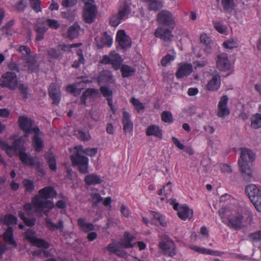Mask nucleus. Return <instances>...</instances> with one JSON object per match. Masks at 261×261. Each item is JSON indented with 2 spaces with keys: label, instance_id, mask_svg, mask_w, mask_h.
Here are the masks:
<instances>
[{
  "label": "nucleus",
  "instance_id": "32",
  "mask_svg": "<svg viewBox=\"0 0 261 261\" xmlns=\"http://www.w3.org/2000/svg\"><path fill=\"white\" fill-rule=\"evenodd\" d=\"M107 249L111 253H113L118 256L124 257L126 254L124 251L119 249L117 245L115 243L110 244L107 246Z\"/></svg>",
  "mask_w": 261,
  "mask_h": 261
},
{
  "label": "nucleus",
  "instance_id": "39",
  "mask_svg": "<svg viewBox=\"0 0 261 261\" xmlns=\"http://www.w3.org/2000/svg\"><path fill=\"white\" fill-rule=\"evenodd\" d=\"M251 127L254 129L261 127V114L257 113L254 115L251 120Z\"/></svg>",
  "mask_w": 261,
  "mask_h": 261
},
{
  "label": "nucleus",
  "instance_id": "1",
  "mask_svg": "<svg viewBox=\"0 0 261 261\" xmlns=\"http://www.w3.org/2000/svg\"><path fill=\"white\" fill-rule=\"evenodd\" d=\"M57 195V192L51 187H46L39 191L38 196L34 197L31 203H27L23 206V210L28 215H32L34 213L44 212L47 214L49 210L55 207L53 201L47 200Z\"/></svg>",
  "mask_w": 261,
  "mask_h": 261
},
{
  "label": "nucleus",
  "instance_id": "52",
  "mask_svg": "<svg viewBox=\"0 0 261 261\" xmlns=\"http://www.w3.org/2000/svg\"><path fill=\"white\" fill-rule=\"evenodd\" d=\"M24 235L25 239L32 244L37 238L35 232L31 229H28Z\"/></svg>",
  "mask_w": 261,
  "mask_h": 261
},
{
  "label": "nucleus",
  "instance_id": "50",
  "mask_svg": "<svg viewBox=\"0 0 261 261\" xmlns=\"http://www.w3.org/2000/svg\"><path fill=\"white\" fill-rule=\"evenodd\" d=\"M151 214L153 218L157 220L161 225L165 226L166 225V220L162 215L153 211L151 212Z\"/></svg>",
  "mask_w": 261,
  "mask_h": 261
},
{
  "label": "nucleus",
  "instance_id": "31",
  "mask_svg": "<svg viewBox=\"0 0 261 261\" xmlns=\"http://www.w3.org/2000/svg\"><path fill=\"white\" fill-rule=\"evenodd\" d=\"M147 136H154L158 138H162V131L159 126L155 125L149 126L146 130Z\"/></svg>",
  "mask_w": 261,
  "mask_h": 261
},
{
  "label": "nucleus",
  "instance_id": "9",
  "mask_svg": "<svg viewBox=\"0 0 261 261\" xmlns=\"http://www.w3.org/2000/svg\"><path fill=\"white\" fill-rule=\"evenodd\" d=\"M97 12L96 7L93 1H87L85 2L83 16L86 22H92L96 16Z\"/></svg>",
  "mask_w": 261,
  "mask_h": 261
},
{
  "label": "nucleus",
  "instance_id": "64",
  "mask_svg": "<svg viewBox=\"0 0 261 261\" xmlns=\"http://www.w3.org/2000/svg\"><path fill=\"white\" fill-rule=\"evenodd\" d=\"M222 4L225 10H229L233 6V0H222Z\"/></svg>",
  "mask_w": 261,
  "mask_h": 261
},
{
  "label": "nucleus",
  "instance_id": "34",
  "mask_svg": "<svg viewBox=\"0 0 261 261\" xmlns=\"http://www.w3.org/2000/svg\"><path fill=\"white\" fill-rule=\"evenodd\" d=\"M98 91L95 89H87L82 95L81 98V101L83 103H86V99L88 97H93L96 96L98 95Z\"/></svg>",
  "mask_w": 261,
  "mask_h": 261
},
{
  "label": "nucleus",
  "instance_id": "22",
  "mask_svg": "<svg viewBox=\"0 0 261 261\" xmlns=\"http://www.w3.org/2000/svg\"><path fill=\"white\" fill-rule=\"evenodd\" d=\"M123 130L125 133L132 134L133 130V123L130 119V115L125 111L123 112L122 119Z\"/></svg>",
  "mask_w": 261,
  "mask_h": 261
},
{
  "label": "nucleus",
  "instance_id": "29",
  "mask_svg": "<svg viewBox=\"0 0 261 261\" xmlns=\"http://www.w3.org/2000/svg\"><path fill=\"white\" fill-rule=\"evenodd\" d=\"M99 82L106 83H113L115 79L113 77L112 73L108 70H105L101 72L99 76Z\"/></svg>",
  "mask_w": 261,
  "mask_h": 261
},
{
  "label": "nucleus",
  "instance_id": "40",
  "mask_svg": "<svg viewBox=\"0 0 261 261\" xmlns=\"http://www.w3.org/2000/svg\"><path fill=\"white\" fill-rule=\"evenodd\" d=\"M149 9L150 10L157 11L163 7V3L159 0H147Z\"/></svg>",
  "mask_w": 261,
  "mask_h": 261
},
{
  "label": "nucleus",
  "instance_id": "41",
  "mask_svg": "<svg viewBox=\"0 0 261 261\" xmlns=\"http://www.w3.org/2000/svg\"><path fill=\"white\" fill-rule=\"evenodd\" d=\"M32 244L43 249H47L50 247V245L47 242L43 239L38 238L37 237L33 242Z\"/></svg>",
  "mask_w": 261,
  "mask_h": 261
},
{
  "label": "nucleus",
  "instance_id": "36",
  "mask_svg": "<svg viewBox=\"0 0 261 261\" xmlns=\"http://www.w3.org/2000/svg\"><path fill=\"white\" fill-rule=\"evenodd\" d=\"M121 71L123 77H127L132 76L136 71V69L126 65H123L121 67Z\"/></svg>",
  "mask_w": 261,
  "mask_h": 261
},
{
  "label": "nucleus",
  "instance_id": "30",
  "mask_svg": "<svg viewBox=\"0 0 261 261\" xmlns=\"http://www.w3.org/2000/svg\"><path fill=\"white\" fill-rule=\"evenodd\" d=\"M77 223L80 229L83 231L88 232L94 229V226L92 223L86 221L83 218H79Z\"/></svg>",
  "mask_w": 261,
  "mask_h": 261
},
{
  "label": "nucleus",
  "instance_id": "10",
  "mask_svg": "<svg viewBox=\"0 0 261 261\" xmlns=\"http://www.w3.org/2000/svg\"><path fill=\"white\" fill-rule=\"evenodd\" d=\"M18 84L16 74L12 72H7L4 73L0 79V85L10 89H15Z\"/></svg>",
  "mask_w": 261,
  "mask_h": 261
},
{
  "label": "nucleus",
  "instance_id": "38",
  "mask_svg": "<svg viewBox=\"0 0 261 261\" xmlns=\"http://www.w3.org/2000/svg\"><path fill=\"white\" fill-rule=\"evenodd\" d=\"M1 222L7 225H15L17 221V218L12 215H7L1 219Z\"/></svg>",
  "mask_w": 261,
  "mask_h": 261
},
{
  "label": "nucleus",
  "instance_id": "28",
  "mask_svg": "<svg viewBox=\"0 0 261 261\" xmlns=\"http://www.w3.org/2000/svg\"><path fill=\"white\" fill-rule=\"evenodd\" d=\"M35 30L37 34L36 39L37 41H40L44 38V34L47 30V28L42 22L38 21L36 23Z\"/></svg>",
  "mask_w": 261,
  "mask_h": 261
},
{
  "label": "nucleus",
  "instance_id": "42",
  "mask_svg": "<svg viewBox=\"0 0 261 261\" xmlns=\"http://www.w3.org/2000/svg\"><path fill=\"white\" fill-rule=\"evenodd\" d=\"M220 202H230L232 205H229L228 206H225L226 207H228L229 206H238L237 204H238V201L232 198L231 196H230L228 194H224L223 195H222L221 197H220Z\"/></svg>",
  "mask_w": 261,
  "mask_h": 261
},
{
  "label": "nucleus",
  "instance_id": "20",
  "mask_svg": "<svg viewBox=\"0 0 261 261\" xmlns=\"http://www.w3.org/2000/svg\"><path fill=\"white\" fill-rule=\"evenodd\" d=\"M193 71V66L191 64L180 63L178 65V69L176 72L177 79L182 78L190 74Z\"/></svg>",
  "mask_w": 261,
  "mask_h": 261
},
{
  "label": "nucleus",
  "instance_id": "6",
  "mask_svg": "<svg viewBox=\"0 0 261 261\" xmlns=\"http://www.w3.org/2000/svg\"><path fill=\"white\" fill-rule=\"evenodd\" d=\"M159 247L163 253L170 257L176 255V245L173 241L169 237L163 238L159 244Z\"/></svg>",
  "mask_w": 261,
  "mask_h": 261
},
{
  "label": "nucleus",
  "instance_id": "15",
  "mask_svg": "<svg viewBox=\"0 0 261 261\" xmlns=\"http://www.w3.org/2000/svg\"><path fill=\"white\" fill-rule=\"evenodd\" d=\"M116 41L119 46L123 49L130 48L132 45L130 38L127 36L124 30L118 31L116 34Z\"/></svg>",
  "mask_w": 261,
  "mask_h": 261
},
{
  "label": "nucleus",
  "instance_id": "37",
  "mask_svg": "<svg viewBox=\"0 0 261 261\" xmlns=\"http://www.w3.org/2000/svg\"><path fill=\"white\" fill-rule=\"evenodd\" d=\"M19 158L22 162L24 164L29 165H33L35 164V160L23 152L22 150L19 151Z\"/></svg>",
  "mask_w": 261,
  "mask_h": 261
},
{
  "label": "nucleus",
  "instance_id": "8",
  "mask_svg": "<svg viewBox=\"0 0 261 261\" xmlns=\"http://www.w3.org/2000/svg\"><path fill=\"white\" fill-rule=\"evenodd\" d=\"M168 202L173 206V208L177 211L178 217L183 220L191 219L193 215V212L187 205L179 206V204L176 202L174 199H169Z\"/></svg>",
  "mask_w": 261,
  "mask_h": 261
},
{
  "label": "nucleus",
  "instance_id": "16",
  "mask_svg": "<svg viewBox=\"0 0 261 261\" xmlns=\"http://www.w3.org/2000/svg\"><path fill=\"white\" fill-rule=\"evenodd\" d=\"M80 45V44H72L70 45L64 44L62 46L60 45L57 48H52L49 49L48 50V55L51 58L58 59L61 56V49L64 51H68L69 48L78 47Z\"/></svg>",
  "mask_w": 261,
  "mask_h": 261
},
{
  "label": "nucleus",
  "instance_id": "3",
  "mask_svg": "<svg viewBox=\"0 0 261 261\" xmlns=\"http://www.w3.org/2000/svg\"><path fill=\"white\" fill-rule=\"evenodd\" d=\"M18 122L19 127L25 133L27 137L29 134H34L33 141V146L36 151H40L43 148V143L40 136L41 133L37 127H34L33 121L25 115L19 117Z\"/></svg>",
  "mask_w": 261,
  "mask_h": 261
},
{
  "label": "nucleus",
  "instance_id": "58",
  "mask_svg": "<svg viewBox=\"0 0 261 261\" xmlns=\"http://www.w3.org/2000/svg\"><path fill=\"white\" fill-rule=\"evenodd\" d=\"M45 23L51 29H57L59 28L60 24L58 21L55 19H47Z\"/></svg>",
  "mask_w": 261,
  "mask_h": 261
},
{
  "label": "nucleus",
  "instance_id": "19",
  "mask_svg": "<svg viewBox=\"0 0 261 261\" xmlns=\"http://www.w3.org/2000/svg\"><path fill=\"white\" fill-rule=\"evenodd\" d=\"M154 36L163 40L165 41H170L173 36L172 32L169 29L165 28L163 26L159 27L155 31Z\"/></svg>",
  "mask_w": 261,
  "mask_h": 261
},
{
  "label": "nucleus",
  "instance_id": "57",
  "mask_svg": "<svg viewBox=\"0 0 261 261\" xmlns=\"http://www.w3.org/2000/svg\"><path fill=\"white\" fill-rule=\"evenodd\" d=\"M23 185L25 188V191L31 192L34 189V185L32 181L28 179L23 180Z\"/></svg>",
  "mask_w": 261,
  "mask_h": 261
},
{
  "label": "nucleus",
  "instance_id": "18",
  "mask_svg": "<svg viewBox=\"0 0 261 261\" xmlns=\"http://www.w3.org/2000/svg\"><path fill=\"white\" fill-rule=\"evenodd\" d=\"M23 140L20 138L16 140L12 146L8 145L5 142L0 140V147L6 150L7 153L9 156H12L15 154L16 151L19 149V144H22Z\"/></svg>",
  "mask_w": 261,
  "mask_h": 261
},
{
  "label": "nucleus",
  "instance_id": "35",
  "mask_svg": "<svg viewBox=\"0 0 261 261\" xmlns=\"http://www.w3.org/2000/svg\"><path fill=\"white\" fill-rule=\"evenodd\" d=\"M85 182L88 185H95L101 182L100 177L96 174H89L85 178Z\"/></svg>",
  "mask_w": 261,
  "mask_h": 261
},
{
  "label": "nucleus",
  "instance_id": "14",
  "mask_svg": "<svg viewBox=\"0 0 261 261\" xmlns=\"http://www.w3.org/2000/svg\"><path fill=\"white\" fill-rule=\"evenodd\" d=\"M228 97L226 95H223L220 97L218 104L217 111V116L221 118H224L230 114V110L227 106Z\"/></svg>",
  "mask_w": 261,
  "mask_h": 261
},
{
  "label": "nucleus",
  "instance_id": "51",
  "mask_svg": "<svg viewBox=\"0 0 261 261\" xmlns=\"http://www.w3.org/2000/svg\"><path fill=\"white\" fill-rule=\"evenodd\" d=\"M249 240L255 243L259 242L261 240V231H258L251 233L249 236Z\"/></svg>",
  "mask_w": 261,
  "mask_h": 261
},
{
  "label": "nucleus",
  "instance_id": "43",
  "mask_svg": "<svg viewBox=\"0 0 261 261\" xmlns=\"http://www.w3.org/2000/svg\"><path fill=\"white\" fill-rule=\"evenodd\" d=\"M79 27L77 24H73L68 29V35L70 39L76 38L78 36Z\"/></svg>",
  "mask_w": 261,
  "mask_h": 261
},
{
  "label": "nucleus",
  "instance_id": "27",
  "mask_svg": "<svg viewBox=\"0 0 261 261\" xmlns=\"http://www.w3.org/2000/svg\"><path fill=\"white\" fill-rule=\"evenodd\" d=\"M134 238L128 232H125L124 234V238L119 242V246L125 248H133L135 246V243L132 242Z\"/></svg>",
  "mask_w": 261,
  "mask_h": 261
},
{
  "label": "nucleus",
  "instance_id": "33",
  "mask_svg": "<svg viewBox=\"0 0 261 261\" xmlns=\"http://www.w3.org/2000/svg\"><path fill=\"white\" fill-rule=\"evenodd\" d=\"M46 225L47 228L51 231H55L58 229L62 230L63 228V223L61 221H60L58 224H55L49 218L46 219Z\"/></svg>",
  "mask_w": 261,
  "mask_h": 261
},
{
  "label": "nucleus",
  "instance_id": "62",
  "mask_svg": "<svg viewBox=\"0 0 261 261\" xmlns=\"http://www.w3.org/2000/svg\"><path fill=\"white\" fill-rule=\"evenodd\" d=\"M77 137L82 141H87L90 139L91 137L89 133H86L82 130H79L77 134Z\"/></svg>",
  "mask_w": 261,
  "mask_h": 261
},
{
  "label": "nucleus",
  "instance_id": "23",
  "mask_svg": "<svg viewBox=\"0 0 261 261\" xmlns=\"http://www.w3.org/2000/svg\"><path fill=\"white\" fill-rule=\"evenodd\" d=\"M245 192L251 201L252 200L255 201L254 198L261 194V190L254 184L247 185L245 188Z\"/></svg>",
  "mask_w": 261,
  "mask_h": 261
},
{
  "label": "nucleus",
  "instance_id": "63",
  "mask_svg": "<svg viewBox=\"0 0 261 261\" xmlns=\"http://www.w3.org/2000/svg\"><path fill=\"white\" fill-rule=\"evenodd\" d=\"M19 89L21 94L22 95L23 98L27 99L28 98V89L23 84H20Z\"/></svg>",
  "mask_w": 261,
  "mask_h": 261
},
{
  "label": "nucleus",
  "instance_id": "55",
  "mask_svg": "<svg viewBox=\"0 0 261 261\" xmlns=\"http://www.w3.org/2000/svg\"><path fill=\"white\" fill-rule=\"evenodd\" d=\"M77 55L79 57V61H75L74 63L72 64V67H78L82 64H84V59L83 56L82 51L81 49H78L76 51Z\"/></svg>",
  "mask_w": 261,
  "mask_h": 261
},
{
  "label": "nucleus",
  "instance_id": "46",
  "mask_svg": "<svg viewBox=\"0 0 261 261\" xmlns=\"http://www.w3.org/2000/svg\"><path fill=\"white\" fill-rule=\"evenodd\" d=\"M238 41L236 39H230L223 42V46L227 49H232L237 47Z\"/></svg>",
  "mask_w": 261,
  "mask_h": 261
},
{
  "label": "nucleus",
  "instance_id": "2",
  "mask_svg": "<svg viewBox=\"0 0 261 261\" xmlns=\"http://www.w3.org/2000/svg\"><path fill=\"white\" fill-rule=\"evenodd\" d=\"M240 206L222 207L219 211V215L222 220L229 228L240 230L247 227L252 220L251 215L245 218L242 214Z\"/></svg>",
  "mask_w": 261,
  "mask_h": 261
},
{
  "label": "nucleus",
  "instance_id": "56",
  "mask_svg": "<svg viewBox=\"0 0 261 261\" xmlns=\"http://www.w3.org/2000/svg\"><path fill=\"white\" fill-rule=\"evenodd\" d=\"M19 216L24 221V222L29 226H31L34 225L35 220L34 219H28L25 217L24 214L22 212H19Z\"/></svg>",
  "mask_w": 261,
  "mask_h": 261
},
{
  "label": "nucleus",
  "instance_id": "25",
  "mask_svg": "<svg viewBox=\"0 0 261 261\" xmlns=\"http://www.w3.org/2000/svg\"><path fill=\"white\" fill-rule=\"evenodd\" d=\"M221 85L220 76L216 73L214 74L211 80L207 84V88L210 91L217 90Z\"/></svg>",
  "mask_w": 261,
  "mask_h": 261
},
{
  "label": "nucleus",
  "instance_id": "48",
  "mask_svg": "<svg viewBox=\"0 0 261 261\" xmlns=\"http://www.w3.org/2000/svg\"><path fill=\"white\" fill-rule=\"evenodd\" d=\"M101 41L103 45L110 47L112 44L113 39L110 35L105 33L101 37Z\"/></svg>",
  "mask_w": 261,
  "mask_h": 261
},
{
  "label": "nucleus",
  "instance_id": "53",
  "mask_svg": "<svg viewBox=\"0 0 261 261\" xmlns=\"http://www.w3.org/2000/svg\"><path fill=\"white\" fill-rule=\"evenodd\" d=\"M207 60L205 58L201 60L195 61L193 62V65L195 69L203 68L207 65Z\"/></svg>",
  "mask_w": 261,
  "mask_h": 261
},
{
  "label": "nucleus",
  "instance_id": "13",
  "mask_svg": "<svg viewBox=\"0 0 261 261\" xmlns=\"http://www.w3.org/2000/svg\"><path fill=\"white\" fill-rule=\"evenodd\" d=\"M158 21L160 24L168 27L171 29H173L175 25L171 13L167 11H162L159 13Z\"/></svg>",
  "mask_w": 261,
  "mask_h": 261
},
{
  "label": "nucleus",
  "instance_id": "54",
  "mask_svg": "<svg viewBox=\"0 0 261 261\" xmlns=\"http://www.w3.org/2000/svg\"><path fill=\"white\" fill-rule=\"evenodd\" d=\"M162 120L165 122H172L173 119L171 113L168 111L163 112L162 114Z\"/></svg>",
  "mask_w": 261,
  "mask_h": 261
},
{
  "label": "nucleus",
  "instance_id": "24",
  "mask_svg": "<svg viewBox=\"0 0 261 261\" xmlns=\"http://www.w3.org/2000/svg\"><path fill=\"white\" fill-rule=\"evenodd\" d=\"M189 248L196 252L203 254H207L211 255L218 256L220 255V253L217 251H213L212 250L206 249L203 247H201L199 246L195 245H190L188 246Z\"/></svg>",
  "mask_w": 261,
  "mask_h": 261
},
{
  "label": "nucleus",
  "instance_id": "5",
  "mask_svg": "<svg viewBox=\"0 0 261 261\" xmlns=\"http://www.w3.org/2000/svg\"><path fill=\"white\" fill-rule=\"evenodd\" d=\"M255 159V154L250 149L242 148L240 159L238 161L240 171L244 179L250 181L252 178V171L248 163Z\"/></svg>",
  "mask_w": 261,
  "mask_h": 261
},
{
  "label": "nucleus",
  "instance_id": "49",
  "mask_svg": "<svg viewBox=\"0 0 261 261\" xmlns=\"http://www.w3.org/2000/svg\"><path fill=\"white\" fill-rule=\"evenodd\" d=\"M175 58V56L174 55H167L162 59L161 62V64L163 66H167L169 65Z\"/></svg>",
  "mask_w": 261,
  "mask_h": 261
},
{
  "label": "nucleus",
  "instance_id": "59",
  "mask_svg": "<svg viewBox=\"0 0 261 261\" xmlns=\"http://www.w3.org/2000/svg\"><path fill=\"white\" fill-rule=\"evenodd\" d=\"M254 199H255V201L252 200L251 202L254 205L256 210L258 212H261V194L258 195V196Z\"/></svg>",
  "mask_w": 261,
  "mask_h": 261
},
{
  "label": "nucleus",
  "instance_id": "4",
  "mask_svg": "<svg viewBox=\"0 0 261 261\" xmlns=\"http://www.w3.org/2000/svg\"><path fill=\"white\" fill-rule=\"evenodd\" d=\"M74 153L71 155L70 159L74 166H77L80 171L82 173L88 172V159L82 155L85 153L89 156H94L97 153V149L94 148L84 149L81 146H76L73 149Z\"/></svg>",
  "mask_w": 261,
  "mask_h": 261
},
{
  "label": "nucleus",
  "instance_id": "12",
  "mask_svg": "<svg viewBox=\"0 0 261 261\" xmlns=\"http://www.w3.org/2000/svg\"><path fill=\"white\" fill-rule=\"evenodd\" d=\"M122 61L121 57L115 51H113L109 55L104 56L101 62L104 64H111L115 69L117 70L120 68Z\"/></svg>",
  "mask_w": 261,
  "mask_h": 261
},
{
  "label": "nucleus",
  "instance_id": "44",
  "mask_svg": "<svg viewBox=\"0 0 261 261\" xmlns=\"http://www.w3.org/2000/svg\"><path fill=\"white\" fill-rule=\"evenodd\" d=\"M46 158L50 169L53 171H56L57 166L55 156L51 154H48L46 155Z\"/></svg>",
  "mask_w": 261,
  "mask_h": 261
},
{
  "label": "nucleus",
  "instance_id": "17",
  "mask_svg": "<svg viewBox=\"0 0 261 261\" xmlns=\"http://www.w3.org/2000/svg\"><path fill=\"white\" fill-rule=\"evenodd\" d=\"M217 67L220 70L225 71L230 68V63L228 59L227 54L221 53L217 57Z\"/></svg>",
  "mask_w": 261,
  "mask_h": 261
},
{
  "label": "nucleus",
  "instance_id": "45",
  "mask_svg": "<svg viewBox=\"0 0 261 261\" xmlns=\"http://www.w3.org/2000/svg\"><path fill=\"white\" fill-rule=\"evenodd\" d=\"M51 249L49 250H36L33 252V255L38 256L41 257H48L51 256L53 254L51 253Z\"/></svg>",
  "mask_w": 261,
  "mask_h": 261
},
{
  "label": "nucleus",
  "instance_id": "47",
  "mask_svg": "<svg viewBox=\"0 0 261 261\" xmlns=\"http://www.w3.org/2000/svg\"><path fill=\"white\" fill-rule=\"evenodd\" d=\"M30 5L32 9L36 12L38 13L41 11L40 0H31Z\"/></svg>",
  "mask_w": 261,
  "mask_h": 261
},
{
  "label": "nucleus",
  "instance_id": "7",
  "mask_svg": "<svg viewBox=\"0 0 261 261\" xmlns=\"http://www.w3.org/2000/svg\"><path fill=\"white\" fill-rule=\"evenodd\" d=\"M129 9L128 6L124 4L119 9L118 12L110 18V24L112 27L118 26L122 21L128 18Z\"/></svg>",
  "mask_w": 261,
  "mask_h": 261
},
{
  "label": "nucleus",
  "instance_id": "11",
  "mask_svg": "<svg viewBox=\"0 0 261 261\" xmlns=\"http://www.w3.org/2000/svg\"><path fill=\"white\" fill-rule=\"evenodd\" d=\"M19 50L23 56V60L25 62L26 66L28 69L31 71H34L37 69L38 65L34 57L31 56L30 49L25 46H21Z\"/></svg>",
  "mask_w": 261,
  "mask_h": 261
},
{
  "label": "nucleus",
  "instance_id": "21",
  "mask_svg": "<svg viewBox=\"0 0 261 261\" xmlns=\"http://www.w3.org/2000/svg\"><path fill=\"white\" fill-rule=\"evenodd\" d=\"M49 93L53 103L58 104L61 97L59 86L55 83L51 84L49 87Z\"/></svg>",
  "mask_w": 261,
  "mask_h": 261
},
{
  "label": "nucleus",
  "instance_id": "26",
  "mask_svg": "<svg viewBox=\"0 0 261 261\" xmlns=\"http://www.w3.org/2000/svg\"><path fill=\"white\" fill-rule=\"evenodd\" d=\"M3 239L8 245L14 248L17 247V244L13 238V231L11 227H8L3 234Z\"/></svg>",
  "mask_w": 261,
  "mask_h": 261
},
{
  "label": "nucleus",
  "instance_id": "61",
  "mask_svg": "<svg viewBox=\"0 0 261 261\" xmlns=\"http://www.w3.org/2000/svg\"><path fill=\"white\" fill-rule=\"evenodd\" d=\"M100 91L102 95L107 98H112V91L107 87L103 86L100 88Z\"/></svg>",
  "mask_w": 261,
  "mask_h": 261
},
{
  "label": "nucleus",
  "instance_id": "60",
  "mask_svg": "<svg viewBox=\"0 0 261 261\" xmlns=\"http://www.w3.org/2000/svg\"><path fill=\"white\" fill-rule=\"evenodd\" d=\"M131 102L137 111H140L144 109L143 104L138 99L132 98Z\"/></svg>",
  "mask_w": 261,
  "mask_h": 261
}]
</instances>
